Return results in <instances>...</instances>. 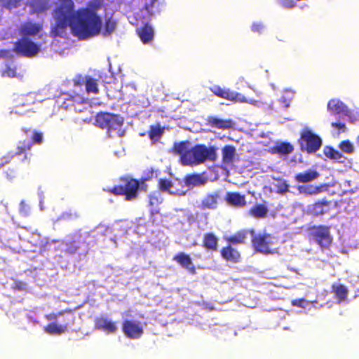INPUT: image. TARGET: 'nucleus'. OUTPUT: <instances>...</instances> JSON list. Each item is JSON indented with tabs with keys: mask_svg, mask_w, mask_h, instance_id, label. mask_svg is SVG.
<instances>
[{
	"mask_svg": "<svg viewBox=\"0 0 359 359\" xmlns=\"http://www.w3.org/2000/svg\"><path fill=\"white\" fill-rule=\"evenodd\" d=\"M122 331L129 339H136L142 337L143 328L140 323L130 320H126L122 324Z\"/></svg>",
	"mask_w": 359,
	"mask_h": 359,
	"instance_id": "ddd939ff",
	"label": "nucleus"
},
{
	"mask_svg": "<svg viewBox=\"0 0 359 359\" xmlns=\"http://www.w3.org/2000/svg\"><path fill=\"white\" fill-rule=\"evenodd\" d=\"M210 91L217 97L233 102H243L245 99L241 94L231 91L228 88H222L219 86L215 85L210 88Z\"/></svg>",
	"mask_w": 359,
	"mask_h": 359,
	"instance_id": "f8f14e48",
	"label": "nucleus"
},
{
	"mask_svg": "<svg viewBox=\"0 0 359 359\" xmlns=\"http://www.w3.org/2000/svg\"><path fill=\"white\" fill-rule=\"evenodd\" d=\"M22 131L27 136L29 135V133H32L31 135V141H29V143H32V146L34 144H41L43 140V134L40 131L33 130L32 131L29 128H22Z\"/></svg>",
	"mask_w": 359,
	"mask_h": 359,
	"instance_id": "e433bc0d",
	"label": "nucleus"
},
{
	"mask_svg": "<svg viewBox=\"0 0 359 359\" xmlns=\"http://www.w3.org/2000/svg\"><path fill=\"white\" fill-rule=\"evenodd\" d=\"M121 184L114 185L109 192L116 196H124L126 201L136 199L138 196L140 181L128 177L121 178Z\"/></svg>",
	"mask_w": 359,
	"mask_h": 359,
	"instance_id": "7ed1b4c3",
	"label": "nucleus"
},
{
	"mask_svg": "<svg viewBox=\"0 0 359 359\" xmlns=\"http://www.w3.org/2000/svg\"><path fill=\"white\" fill-rule=\"evenodd\" d=\"M10 165L11 163L0 169L3 170L7 179L12 180L16 176L17 170L14 167H11Z\"/></svg>",
	"mask_w": 359,
	"mask_h": 359,
	"instance_id": "c03bdc74",
	"label": "nucleus"
},
{
	"mask_svg": "<svg viewBox=\"0 0 359 359\" xmlns=\"http://www.w3.org/2000/svg\"><path fill=\"white\" fill-rule=\"evenodd\" d=\"M220 255L224 260L233 264L238 263L241 259V253L229 244L221 249Z\"/></svg>",
	"mask_w": 359,
	"mask_h": 359,
	"instance_id": "6ab92c4d",
	"label": "nucleus"
},
{
	"mask_svg": "<svg viewBox=\"0 0 359 359\" xmlns=\"http://www.w3.org/2000/svg\"><path fill=\"white\" fill-rule=\"evenodd\" d=\"M86 90L88 93H98L99 90L97 80L95 79L90 76L86 79Z\"/></svg>",
	"mask_w": 359,
	"mask_h": 359,
	"instance_id": "ea45409f",
	"label": "nucleus"
},
{
	"mask_svg": "<svg viewBox=\"0 0 359 359\" xmlns=\"http://www.w3.org/2000/svg\"><path fill=\"white\" fill-rule=\"evenodd\" d=\"M158 189L163 192L171 193L170 189L172 187V183L168 179H159L158 182Z\"/></svg>",
	"mask_w": 359,
	"mask_h": 359,
	"instance_id": "79ce46f5",
	"label": "nucleus"
},
{
	"mask_svg": "<svg viewBox=\"0 0 359 359\" xmlns=\"http://www.w3.org/2000/svg\"><path fill=\"white\" fill-rule=\"evenodd\" d=\"M308 238L309 241H314L318 245L322 250L328 249L332 241L330 227L324 225L309 227Z\"/></svg>",
	"mask_w": 359,
	"mask_h": 359,
	"instance_id": "39448f33",
	"label": "nucleus"
},
{
	"mask_svg": "<svg viewBox=\"0 0 359 359\" xmlns=\"http://www.w3.org/2000/svg\"><path fill=\"white\" fill-rule=\"evenodd\" d=\"M33 102L26 95H20L16 98L11 113L22 115L32 109Z\"/></svg>",
	"mask_w": 359,
	"mask_h": 359,
	"instance_id": "2eb2a0df",
	"label": "nucleus"
},
{
	"mask_svg": "<svg viewBox=\"0 0 359 359\" xmlns=\"http://www.w3.org/2000/svg\"><path fill=\"white\" fill-rule=\"evenodd\" d=\"M74 4L71 1L68 12L63 13L62 8L59 9V14L57 16L56 23L51 30V36L53 37L62 36L67 27H70L71 13L72 12Z\"/></svg>",
	"mask_w": 359,
	"mask_h": 359,
	"instance_id": "9b49d317",
	"label": "nucleus"
},
{
	"mask_svg": "<svg viewBox=\"0 0 359 359\" xmlns=\"http://www.w3.org/2000/svg\"><path fill=\"white\" fill-rule=\"evenodd\" d=\"M331 202L326 198H323L315 202L311 206V211L315 216H321L327 213L330 210Z\"/></svg>",
	"mask_w": 359,
	"mask_h": 359,
	"instance_id": "b1692460",
	"label": "nucleus"
},
{
	"mask_svg": "<svg viewBox=\"0 0 359 359\" xmlns=\"http://www.w3.org/2000/svg\"><path fill=\"white\" fill-rule=\"evenodd\" d=\"M66 313H71V311L70 310H65V311H60L57 313L50 314V315L46 316V318L48 320H55V319L57 318V317L58 316H62V315H64Z\"/></svg>",
	"mask_w": 359,
	"mask_h": 359,
	"instance_id": "603ef678",
	"label": "nucleus"
},
{
	"mask_svg": "<svg viewBox=\"0 0 359 359\" xmlns=\"http://www.w3.org/2000/svg\"><path fill=\"white\" fill-rule=\"evenodd\" d=\"M57 103L60 107L65 109H69L74 107L77 111H81L82 109L79 108V105L88 104V100L81 95L76 93L72 95L68 93H62L57 97L56 100Z\"/></svg>",
	"mask_w": 359,
	"mask_h": 359,
	"instance_id": "1a4fd4ad",
	"label": "nucleus"
},
{
	"mask_svg": "<svg viewBox=\"0 0 359 359\" xmlns=\"http://www.w3.org/2000/svg\"><path fill=\"white\" fill-rule=\"evenodd\" d=\"M31 150L32 143H29L27 140L20 142V144L17 146L15 151L13 154H8L1 158L0 168L11 163L15 156L20 158L22 162L29 163L32 156Z\"/></svg>",
	"mask_w": 359,
	"mask_h": 359,
	"instance_id": "423d86ee",
	"label": "nucleus"
},
{
	"mask_svg": "<svg viewBox=\"0 0 359 359\" xmlns=\"http://www.w3.org/2000/svg\"><path fill=\"white\" fill-rule=\"evenodd\" d=\"M74 86H81L83 84L84 80L81 76H79L76 80L74 81Z\"/></svg>",
	"mask_w": 359,
	"mask_h": 359,
	"instance_id": "13d9d810",
	"label": "nucleus"
},
{
	"mask_svg": "<svg viewBox=\"0 0 359 359\" xmlns=\"http://www.w3.org/2000/svg\"><path fill=\"white\" fill-rule=\"evenodd\" d=\"M173 260L176 262L181 267L188 271L191 275L196 273V269L191 257L184 252H178L173 257Z\"/></svg>",
	"mask_w": 359,
	"mask_h": 359,
	"instance_id": "a211bd4d",
	"label": "nucleus"
},
{
	"mask_svg": "<svg viewBox=\"0 0 359 359\" xmlns=\"http://www.w3.org/2000/svg\"><path fill=\"white\" fill-rule=\"evenodd\" d=\"M222 159L224 165H229L233 164L236 155V148L232 145H225L222 149Z\"/></svg>",
	"mask_w": 359,
	"mask_h": 359,
	"instance_id": "bb28decb",
	"label": "nucleus"
},
{
	"mask_svg": "<svg viewBox=\"0 0 359 359\" xmlns=\"http://www.w3.org/2000/svg\"><path fill=\"white\" fill-rule=\"evenodd\" d=\"M13 52L22 57H33L40 52V46L29 37H22L15 42Z\"/></svg>",
	"mask_w": 359,
	"mask_h": 359,
	"instance_id": "6e6552de",
	"label": "nucleus"
},
{
	"mask_svg": "<svg viewBox=\"0 0 359 359\" xmlns=\"http://www.w3.org/2000/svg\"><path fill=\"white\" fill-rule=\"evenodd\" d=\"M217 155L215 147H206L205 144H196L190 149V153L185 156L187 165H194L207 161H215Z\"/></svg>",
	"mask_w": 359,
	"mask_h": 359,
	"instance_id": "f03ea898",
	"label": "nucleus"
},
{
	"mask_svg": "<svg viewBox=\"0 0 359 359\" xmlns=\"http://www.w3.org/2000/svg\"><path fill=\"white\" fill-rule=\"evenodd\" d=\"M44 331L49 334L54 335L57 334L60 335L62 333H65L67 331V325H58L55 323H49L44 327Z\"/></svg>",
	"mask_w": 359,
	"mask_h": 359,
	"instance_id": "c9c22d12",
	"label": "nucleus"
},
{
	"mask_svg": "<svg viewBox=\"0 0 359 359\" xmlns=\"http://www.w3.org/2000/svg\"><path fill=\"white\" fill-rule=\"evenodd\" d=\"M220 198L219 191L207 193L201 199L198 208L201 210H215L218 208Z\"/></svg>",
	"mask_w": 359,
	"mask_h": 359,
	"instance_id": "4468645a",
	"label": "nucleus"
},
{
	"mask_svg": "<svg viewBox=\"0 0 359 359\" xmlns=\"http://www.w3.org/2000/svg\"><path fill=\"white\" fill-rule=\"evenodd\" d=\"M294 147L287 142H276L270 149L273 154H277L280 156H285L292 153Z\"/></svg>",
	"mask_w": 359,
	"mask_h": 359,
	"instance_id": "a878e982",
	"label": "nucleus"
},
{
	"mask_svg": "<svg viewBox=\"0 0 359 359\" xmlns=\"http://www.w3.org/2000/svg\"><path fill=\"white\" fill-rule=\"evenodd\" d=\"M300 147L302 151L309 154L318 151L322 145V140L317 135L310 130H304L300 136Z\"/></svg>",
	"mask_w": 359,
	"mask_h": 359,
	"instance_id": "9d476101",
	"label": "nucleus"
},
{
	"mask_svg": "<svg viewBox=\"0 0 359 359\" xmlns=\"http://www.w3.org/2000/svg\"><path fill=\"white\" fill-rule=\"evenodd\" d=\"M83 243V242L80 241V237L74 238L66 242L65 249L64 251L67 254L74 255L79 252V249L81 248V245Z\"/></svg>",
	"mask_w": 359,
	"mask_h": 359,
	"instance_id": "72a5a7b5",
	"label": "nucleus"
},
{
	"mask_svg": "<svg viewBox=\"0 0 359 359\" xmlns=\"http://www.w3.org/2000/svg\"><path fill=\"white\" fill-rule=\"evenodd\" d=\"M249 231L241 230L237 231L235 234L225 238L226 243L229 245H241L244 244L248 237Z\"/></svg>",
	"mask_w": 359,
	"mask_h": 359,
	"instance_id": "c756f323",
	"label": "nucleus"
},
{
	"mask_svg": "<svg viewBox=\"0 0 359 359\" xmlns=\"http://www.w3.org/2000/svg\"><path fill=\"white\" fill-rule=\"evenodd\" d=\"M29 207L25 204L24 201H21L20 204V212L24 217H27L29 215Z\"/></svg>",
	"mask_w": 359,
	"mask_h": 359,
	"instance_id": "3c124183",
	"label": "nucleus"
},
{
	"mask_svg": "<svg viewBox=\"0 0 359 359\" xmlns=\"http://www.w3.org/2000/svg\"><path fill=\"white\" fill-rule=\"evenodd\" d=\"M102 22L100 16L91 8H84L71 13L70 27L72 34L84 40L99 35Z\"/></svg>",
	"mask_w": 359,
	"mask_h": 359,
	"instance_id": "f257e3e1",
	"label": "nucleus"
},
{
	"mask_svg": "<svg viewBox=\"0 0 359 359\" xmlns=\"http://www.w3.org/2000/svg\"><path fill=\"white\" fill-rule=\"evenodd\" d=\"M149 178H144V179H142L141 181H140V188H139V190H142V191H147V185L146 184L145 182L147 180H148Z\"/></svg>",
	"mask_w": 359,
	"mask_h": 359,
	"instance_id": "6e6d98bb",
	"label": "nucleus"
},
{
	"mask_svg": "<svg viewBox=\"0 0 359 359\" xmlns=\"http://www.w3.org/2000/svg\"><path fill=\"white\" fill-rule=\"evenodd\" d=\"M136 32L141 41L144 44L150 43L154 39V32L149 23L144 24L137 28Z\"/></svg>",
	"mask_w": 359,
	"mask_h": 359,
	"instance_id": "5701e85b",
	"label": "nucleus"
},
{
	"mask_svg": "<svg viewBox=\"0 0 359 359\" xmlns=\"http://www.w3.org/2000/svg\"><path fill=\"white\" fill-rule=\"evenodd\" d=\"M264 28V25L261 22H254L252 25L251 30L253 32L261 34Z\"/></svg>",
	"mask_w": 359,
	"mask_h": 359,
	"instance_id": "de8ad7c7",
	"label": "nucleus"
},
{
	"mask_svg": "<svg viewBox=\"0 0 359 359\" xmlns=\"http://www.w3.org/2000/svg\"><path fill=\"white\" fill-rule=\"evenodd\" d=\"M269 209L264 204H257L248 210V215L255 219H263L267 216Z\"/></svg>",
	"mask_w": 359,
	"mask_h": 359,
	"instance_id": "7c9ffc66",
	"label": "nucleus"
},
{
	"mask_svg": "<svg viewBox=\"0 0 359 359\" xmlns=\"http://www.w3.org/2000/svg\"><path fill=\"white\" fill-rule=\"evenodd\" d=\"M331 125L333 128H337L339 130L344 131L346 129V126L343 123H332Z\"/></svg>",
	"mask_w": 359,
	"mask_h": 359,
	"instance_id": "5fc2aeb1",
	"label": "nucleus"
},
{
	"mask_svg": "<svg viewBox=\"0 0 359 359\" xmlns=\"http://www.w3.org/2000/svg\"><path fill=\"white\" fill-rule=\"evenodd\" d=\"M163 133V129L159 126H151L148 131V135L151 140L158 141Z\"/></svg>",
	"mask_w": 359,
	"mask_h": 359,
	"instance_id": "4c0bfd02",
	"label": "nucleus"
},
{
	"mask_svg": "<svg viewBox=\"0 0 359 359\" xmlns=\"http://www.w3.org/2000/svg\"><path fill=\"white\" fill-rule=\"evenodd\" d=\"M327 109L334 114H340L345 111L346 107L341 101L332 99L328 102Z\"/></svg>",
	"mask_w": 359,
	"mask_h": 359,
	"instance_id": "f704fd0d",
	"label": "nucleus"
},
{
	"mask_svg": "<svg viewBox=\"0 0 359 359\" xmlns=\"http://www.w3.org/2000/svg\"><path fill=\"white\" fill-rule=\"evenodd\" d=\"M332 292L335 295L338 303H341L346 300L348 294L347 287L343 285H332Z\"/></svg>",
	"mask_w": 359,
	"mask_h": 359,
	"instance_id": "2f4dec72",
	"label": "nucleus"
},
{
	"mask_svg": "<svg viewBox=\"0 0 359 359\" xmlns=\"http://www.w3.org/2000/svg\"><path fill=\"white\" fill-rule=\"evenodd\" d=\"M158 203V198L154 195L149 196V205H154Z\"/></svg>",
	"mask_w": 359,
	"mask_h": 359,
	"instance_id": "4d7b16f0",
	"label": "nucleus"
},
{
	"mask_svg": "<svg viewBox=\"0 0 359 359\" xmlns=\"http://www.w3.org/2000/svg\"><path fill=\"white\" fill-rule=\"evenodd\" d=\"M207 124L214 128L228 130L232 128L233 123L231 119H222L216 116H208Z\"/></svg>",
	"mask_w": 359,
	"mask_h": 359,
	"instance_id": "4be33fe9",
	"label": "nucleus"
},
{
	"mask_svg": "<svg viewBox=\"0 0 359 359\" xmlns=\"http://www.w3.org/2000/svg\"><path fill=\"white\" fill-rule=\"evenodd\" d=\"M218 238L213 233H207L203 237V247L210 252H216L218 249Z\"/></svg>",
	"mask_w": 359,
	"mask_h": 359,
	"instance_id": "393cba45",
	"label": "nucleus"
},
{
	"mask_svg": "<svg viewBox=\"0 0 359 359\" xmlns=\"http://www.w3.org/2000/svg\"><path fill=\"white\" fill-rule=\"evenodd\" d=\"M279 2L283 7L287 8H292L295 6L294 0H280Z\"/></svg>",
	"mask_w": 359,
	"mask_h": 359,
	"instance_id": "8fccbe9b",
	"label": "nucleus"
},
{
	"mask_svg": "<svg viewBox=\"0 0 359 359\" xmlns=\"http://www.w3.org/2000/svg\"><path fill=\"white\" fill-rule=\"evenodd\" d=\"M357 142H358V145H359V136H358V138H357Z\"/></svg>",
	"mask_w": 359,
	"mask_h": 359,
	"instance_id": "bf43d9fd",
	"label": "nucleus"
},
{
	"mask_svg": "<svg viewBox=\"0 0 359 359\" xmlns=\"http://www.w3.org/2000/svg\"><path fill=\"white\" fill-rule=\"evenodd\" d=\"M224 200L228 205L237 208H243L247 204L245 195H241L238 192H227Z\"/></svg>",
	"mask_w": 359,
	"mask_h": 359,
	"instance_id": "aec40b11",
	"label": "nucleus"
},
{
	"mask_svg": "<svg viewBox=\"0 0 359 359\" xmlns=\"http://www.w3.org/2000/svg\"><path fill=\"white\" fill-rule=\"evenodd\" d=\"M94 322L95 330L103 331L107 334H114L118 330L116 323L105 316L95 318Z\"/></svg>",
	"mask_w": 359,
	"mask_h": 359,
	"instance_id": "dca6fc26",
	"label": "nucleus"
},
{
	"mask_svg": "<svg viewBox=\"0 0 359 359\" xmlns=\"http://www.w3.org/2000/svg\"><path fill=\"white\" fill-rule=\"evenodd\" d=\"M190 142L188 140L175 142L171 148V153L174 155H179L180 162L183 165H187L185 156L190 153Z\"/></svg>",
	"mask_w": 359,
	"mask_h": 359,
	"instance_id": "f3484780",
	"label": "nucleus"
},
{
	"mask_svg": "<svg viewBox=\"0 0 359 359\" xmlns=\"http://www.w3.org/2000/svg\"><path fill=\"white\" fill-rule=\"evenodd\" d=\"M319 177V173L315 170H308L304 172H299L294 176L298 183H307L315 180Z\"/></svg>",
	"mask_w": 359,
	"mask_h": 359,
	"instance_id": "c85d7f7f",
	"label": "nucleus"
},
{
	"mask_svg": "<svg viewBox=\"0 0 359 359\" xmlns=\"http://www.w3.org/2000/svg\"><path fill=\"white\" fill-rule=\"evenodd\" d=\"M15 74H16L15 69L12 68L10 66H7L2 73V76H6L8 77H14L15 76Z\"/></svg>",
	"mask_w": 359,
	"mask_h": 359,
	"instance_id": "09e8293b",
	"label": "nucleus"
},
{
	"mask_svg": "<svg viewBox=\"0 0 359 359\" xmlns=\"http://www.w3.org/2000/svg\"><path fill=\"white\" fill-rule=\"evenodd\" d=\"M13 288L15 290L23 291L27 289V284L21 280H15Z\"/></svg>",
	"mask_w": 359,
	"mask_h": 359,
	"instance_id": "49530a36",
	"label": "nucleus"
},
{
	"mask_svg": "<svg viewBox=\"0 0 359 359\" xmlns=\"http://www.w3.org/2000/svg\"><path fill=\"white\" fill-rule=\"evenodd\" d=\"M325 185L320 184L319 186L309 185H302L297 187L298 191L301 194L305 195L313 196L317 195L321 193L324 190Z\"/></svg>",
	"mask_w": 359,
	"mask_h": 359,
	"instance_id": "473e14b6",
	"label": "nucleus"
},
{
	"mask_svg": "<svg viewBox=\"0 0 359 359\" xmlns=\"http://www.w3.org/2000/svg\"><path fill=\"white\" fill-rule=\"evenodd\" d=\"M42 29L41 25L26 22L22 24L19 28V33L22 37H28L38 34Z\"/></svg>",
	"mask_w": 359,
	"mask_h": 359,
	"instance_id": "412c9836",
	"label": "nucleus"
},
{
	"mask_svg": "<svg viewBox=\"0 0 359 359\" xmlns=\"http://www.w3.org/2000/svg\"><path fill=\"white\" fill-rule=\"evenodd\" d=\"M340 149L345 153L351 154L353 152V147L348 140H344L339 144Z\"/></svg>",
	"mask_w": 359,
	"mask_h": 359,
	"instance_id": "a18cd8bd",
	"label": "nucleus"
},
{
	"mask_svg": "<svg viewBox=\"0 0 359 359\" xmlns=\"http://www.w3.org/2000/svg\"><path fill=\"white\" fill-rule=\"evenodd\" d=\"M324 154L327 158L333 160H339L342 157L341 154L332 147H326Z\"/></svg>",
	"mask_w": 359,
	"mask_h": 359,
	"instance_id": "a19ab883",
	"label": "nucleus"
},
{
	"mask_svg": "<svg viewBox=\"0 0 359 359\" xmlns=\"http://www.w3.org/2000/svg\"><path fill=\"white\" fill-rule=\"evenodd\" d=\"M95 125L108 132L116 130L123 124V118L119 114L100 111L95 116Z\"/></svg>",
	"mask_w": 359,
	"mask_h": 359,
	"instance_id": "0eeeda50",
	"label": "nucleus"
},
{
	"mask_svg": "<svg viewBox=\"0 0 359 359\" xmlns=\"http://www.w3.org/2000/svg\"><path fill=\"white\" fill-rule=\"evenodd\" d=\"M249 233L252 237V245L256 252L264 255L272 254L271 246L274 244V237L266 232L256 233L254 229H250Z\"/></svg>",
	"mask_w": 359,
	"mask_h": 359,
	"instance_id": "20e7f679",
	"label": "nucleus"
},
{
	"mask_svg": "<svg viewBox=\"0 0 359 359\" xmlns=\"http://www.w3.org/2000/svg\"><path fill=\"white\" fill-rule=\"evenodd\" d=\"M116 27V22L111 18H108L105 20L104 25V30L102 32V34L104 36H107L111 35Z\"/></svg>",
	"mask_w": 359,
	"mask_h": 359,
	"instance_id": "58836bf2",
	"label": "nucleus"
},
{
	"mask_svg": "<svg viewBox=\"0 0 359 359\" xmlns=\"http://www.w3.org/2000/svg\"><path fill=\"white\" fill-rule=\"evenodd\" d=\"M276 193L280 194H285L289 191V185L284 180L279 179L276 184Z\"/></svg>",
	"mask_w": 359,
	"mask_h": 359,
	"instance_id": "37998d69",
	"label": "nucleus"
},
{
	"mask_svg": "<svg viewBox=\"0 0 359 359\" xmlns=\"http://www.w3.org/2000/svg\"><path fill=\"white\" fill-rule=\"evenodd\" d=\"M20 1V0H3L4 4L6 5V7L9 8L16 7Z\"/></svg>",
	"mask_w": 359,
	"mask_h": 359,
	"instance_id": "864d4df0",
	"label": "nucleus"
},
{
	"mask_svg": "<svg viewBox=\"0 0 359 359\" xmlns=\"http://www.w3.org/2000/svg\"><path fill=\"white\" fill-rule=\"evenodd\" d=\"M72 324L74 323V318L72 320Z\"/></svg>",
	"mask_w": 359,
	"mask_h": 359,
	"instance_id": "052dcab7",
	"label": "nucleus"
},
{
	"mask_svg": "<svg viewBox=\"0 0 359 359\" xmlns=\"http://www.w3.org/2000/svg\"><path fill=\"white\" fill-rule=\"evenodd\" d=\"M184 182L187 187H197L204 185L207 179L201 174H189L184 177Z\"/></svg>",
	"mask_w": 359,
	"mask_h": 359,
	"instance_id": "cd10ccee",
	"label": "nucleus"
}]
</instances>
